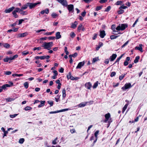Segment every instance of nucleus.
Returning <instances> with one entry per match:
<instances>
[{
	"instance_id": "f257e3e1",
	"label": "nucleus",
	"mask_w": 147,
	"mask_h": 147,
	"mask_svg": "<svg viewBox=\"0 0 147 147\" xmlns=\"http://www.w3.org/2000/svg\"><path fill=\"white\" fill-rule=\"evenodd\" d=\"M53 45V43L52 42H44L42 44L41 46L44 49L49 50Z\"/></svg>"
},
{
	"instance_id": "f03ea898",
	"label": "nucleus",
	"mask_w": 147,
	"mask_h": 147,
	"mask_svg": "<svg viewBox=\"0 0 147 147\" xmlns=\"http://www.w3.org/2000/svg\"><path fill=\"white\" fill-rule=\"evenodd\" d=\"M127 26L126 24H119L116 28V29L118 31L123 30H125Z\"/></svg>"
},
{
	"instance_id": "7ed1b4c3",
	"label": "nucleus",
	"mask_w": 147,
	"mask_h": 147,
	"mask_svg": "<svg viewBox=\"0 0 147 147\" xmlns=\"http://www.w3.org/2000/svg\"><path fill=\"white\" fill-rule=\"evenodd\" d=\"M18 56L17 55H14L12 57H6L4 59V61L5 62H8L9 60H12L14 59H15L17 58Z\"/></svg>"
},
{
	"instance_id": "20e7f679",
	"label": "nucleus",
	"mask_w": 147,
	"mask_h": 147,
	"mask_svg": "<svg viewBox=\"0 0 147 147\" xmlns=\"http://www.w3.org/2000/svg\"><path fill=\"white\" fill-rule=\"evenodd\" d=\"M40 2L34 3H28V6L30 9H31L35 7L37 5L40 4Z\"/></svg>"
},
{
	"instance_id": "39448f33",
	"label": "nucleus",
	"mask_w": 147,
	"mask_h": 147,
	"mask_svg": "<svg viewBox=\"0 0 147 147\" xmlns=\"http://www.w3.org/2000/svg\"><path fill=\"white\" fill-rule=\"evenodd\" d=\"M9 85L8 84H4L1 87V88L2 89V90H5L6 89V87H10L11 86H12L13 85V83L11 82H9Z\"/></svg>"
},
{
	"instance_id": "423d86ee",
	"label": "nucleus",
	"mask_w": 147,
	"mask_h": 147,
	"mask_svg": "<svg viewBox=\"0 0 147 147\" xmlns=\"http://www.w3.org/2000/svg\"><path fill=\"white\" fill-rule=\"evenodd\" d=\"M131 87V85L130 83H128L125 84L124 86L121 88V89L123 90H126L130 88Z\"/></svg>"
},
{
	"instance_id": "0eeeda50",
	"label": "nucleus",
	"mask_w": 147,
	"mask_h": 147,
	"mask_svg": "<svg viewBox=\"0 0 147 147\" xmlns=\"http://www.w3.org/2000/svg\"><path fill=\"white\" fill-rule=\"evenodd\" d=\"M57 1L61 3L63 6L67 7V2L66 0H57Z\"/></svg>"
},
{
	"instance_id": "6e6552de",
	"label": "nucleus",
	"mask_w": 147,
	"mask_h": 147,
	"mask_svg": "<svg viewBox=\"0 0 147 147\" xmlns=\"http://www.w3.org/2000/svg\"><path fill=\"white\" fill-rule=\"evenodd\" d=\"M66 7H67V9L69 12L73 11L74 6L73 5L70 4L68 5L67 4V5Z\"/></svg>"
},
{
	"instance_id": "1a4fd4ad",
	"label": "nucleus",
	"mask_w": 147,
	"mask_h": 147,
	"mask_svg": "<svg viewBox=\"0 0 147 147\" xmlns=\"http://www.w3.org/2000/svg\"><path fill=\"white\" fill-rule=\"evenodd\" d=\"M111 115L109 113H108L107 114H106L105 115V117L106 119H107L109 120L108 121V123L109 125L112 122V121L111 120V118L110 117Z\"/></svg>"
},
{
	"instance_id": "9d476101",
	"label": "nucleus",
	"mask_w": 147,
	"mask_h": 147,
	"mask_svg": "<svg viewBox=\"0 0 147 147\" xmlns=\"http://www.w3.org/2000/svg\"><path fill=\"white\" fill-rule=\"evenodd\" d=\"M27 33L24 32L22 33H19L16 35L17 38H20L25 36L27 35Z\"/></svg>"
},
{
	"instance_id": "9b49d317",
	"label": "nucleus",
	"mask_w": 147,
	"mask_h": 147,
	"mask_svg": "<svg viewBox=\"0 0 147 147\" xmlns=\"http://www.w3.org/2000/svg\"><path fill=\"white\" fill-rule=\"evenodd\" d=\"M85 63L84 61L81 62H79L78 64V65L76 67V69H80L81 67L83 66L84 64Z\"/></svg>"
},
{
	"instance_id": "f8f14e48",
	"label": "nucleus",
	"mask_w": 147,
	"mask_h": 147,
	"mask_svg": "<svg viewBox=\"0 0 147 147\" xmlns=\"http://www.w3.org/2000/svg\"><path fill=\"white\" fill-rule=\"evenodd\" d=\"M106 35L105 32L104 30H100L99 36L100 37L103 38Z\"/></svg>"
},
{
	"instance_id": "ddd939ff",
	"label": "nucleus",
	"mask_w": 147,
	"mask_h": 147,
	"mask_svg": "<svg viewBox=\"0 0 147 147\" xmlns=\"http://www.w3.org/2000/svg\"><path fill=\"white\" fill-rule=\"evenodd\" d=\"M14 9L15 7L13 6L11 8H9V9H5L4 11L5 13H9L12 11Z\"/></svg>"
},
{
	"instance_id": "4468645a",
	"label": "nucleus",
	"mask_w": 147,
	"mask_h": 147,
	"mask_svg": "<svg viewBox=\"0 0 147 147\" xmlns=\"http://www.w3.org/2000/svg\"><path fill=\"white\" fill-rule=\"evenodd\" d=\"M117 55L116 54H113L110 57V61H114L116 58Z\"/></svg>"
},
{
	"instance_id": "2eb2a0df",
	"label": "nucleus",
	"mask_w": 147,
	"mask_h": 147,
	"mask_svg": "<svg viewBox=\"0 0 147 147\" xmlns=\"http://www.w3.org/2000/svg\"><path fill=\"white\" fill-rule=\"evenodd\" d=\"M85 87L88 89H90L92 87V85L90 82L86 83L85 85Z\"/></svg>"
},
{
	"instance_id": "dca6fc26",
	"label": "nucleus",
	"mask_w": 147,
	"mask_h": 147,
	"mask_svg": "<svg viewBox=\"0 0 147 147\" xmlns=\"http://www.w3.org/2000/svg\"><path fill=\"white\" fill-rule=\"evenodd\" d=\"M53 72L54 73V75L52 78L53 79H55L56 78V76L58 74L57 71L56 70H54L53 71Z\"/></svg>"
},
{
	"instance_id": "f3484780",
	"label": "nucleus",
	"mask_w": 147,
	"mask_h": 147,
	"mask_svg": "<svg viewBox=\"0 0 147 147\" xmlns=\"http://www.w3.org/2000/svg\"><path fill=\"white\" fill-rule=\"evenodd\" d=\"M56 39H58L61 37V35H60L59 32H57L56 34Z\"/></svg>"
},
{
	"instance_id": "a211bd4d",
	"label": "nucleus",
	"mask_w": 147,
	"mask_h": 147,
	"mask_svg": "<svg viewBox=\"0 0 147 147\" xmlns=\"http://www.w3.org/2000/svg\"><path fill=\"white\" fill-rule=\"evenodd\" d=\"M87 103L86 102H82L79 104L78 106L79 107H84L86 105Z\"/></svg>"
},
{
	"instance_id": "6ab92c4d",
	"label": "nucleus",
	"mask_w": 147,
	"mask_h": 147,
	"mask_svg": "<svg viewBox=\"0 0 147 147\" xmlns=\"http://www.w3.org/2000/svg\"><path fill=\"white\" fill-rule=\"evenodd\" d=\"M28 6V3H26V4L24 5L21 7V9L22 10H25L26 9Z\"/></svg>"
},
{
	"instance_id": "aec40b11",
	"label": "nucleus",
	"mask_w": 147,
	"mask_h": 147,
	"mask_svg": "<svg viewBox=\"0 0 147 147\" xmlns=\"http://www.w3.org/2000/svg\"><path fill=\"white\" fill-rule=\"evenodd\" d=\"M142 45L141 44H140L139 45V47H136V49H137L138 50H139L140 52H142L143 50H142Z\"/></svg>"
},
{
	"instance_id": "412c9836",
	"label": "nucleus",
	"mask_w": 147,
	"mask_h": 147,
	"mask_svg": "<svg viewBox=\"0 0 147 147\" xmlns=\"http://www.w3.org/2000/svg\"><path fill=\"white\" fill-rule=\"evenodd\" d=\"M40 104L38 105V107L40 108L41 107L45 105V101H40Z\"/></svg>"
},
{
	"instance_id": "4be33fe9",
	"label": "nucleus",
	"mask_w": 147,
	"mask_h": 147,
	"mask_svg": "<svg viewBox=\"0 0 147 147\" xmlns=\"http://www.w3.org/2000/svg\"><path fill=\"white\" fill-rule=\"evenodd\" d=\"M103 45V43L101 42H100L99 43V45L97 46L96 48V49L98 51L99 50L100 48Z\"/></svg>"
},
{
	"instance_id": "5701e85b",
	"label": "nucleus",
	"mask_w": 147,
	"mask_h": 147,
	"mask_svg": "<svg viewBox=\"0 0 147 147\" xmlns=\"http://www.w3.org/2000/svg\"><path fill=\"white\" fill-rule=\"evenodd\" d=\"M78 24V23L77 22L75 21L74 23L72 24L71 26V27L72 28H75L77 26V25Z\"/></svg>"
},
{
	"instance_id": "b1692460",
	"label": "nucleus",
	"mask_w": 147,
	"mask_h": 147,
	"mask_svg": "<svg viewBox=\"0 0 147 147\" xmlns=\"http://www.w3.org/2000/svg\"><path fill=\"white\" fill-rule=\"evenodd\" d=\"M3 46L6 48L8 49L10 47V45L7 43H3Z\"/></svg>"
},
{
	"instance_id": "393cba45",
	"label": "nucleus",
	"mask_w": 147,
	"mask_h": 147,
	"mask_svg": "<svg viewBox=\"0 0 147 147\" xmlns=\"http://www.w3.org/2000/svg\"><path fill=\"white\" fill-rule=\"evenodd\" d=\"M22 11L21 9H20L18 7H16L15 8V10H14L13 12H14L15 13L17 12H20V11Z\"/></svg>"
},
{
	"instance_id": "a878e982",
	"label": "nucleus",
	"mask_w": 147,
	"mask_h": 147,
	"mask_svg": "<svg viewBox=\"0 0 147 147\" xmlns=\"http://www.w3.org/2000/svg\"><path fill=\"white\" fill-rule=\"evenodd\" d=\"M123 55H124L123 54L122 55H121L118 58H117V59L116 60V61H115V63H114V64L116 63L117 62H119V60H120V59H121V58L123 56Z\"/></svg>"
},
{
	"instance_id": "bb28decb",
	"label": "nucleus",
	"mask_w": 147,
	"mask_h": 147,
	"mask_svg": "<svg viewBox=\"0 0 147 147\" xmlns=\"http://www.w3.org/2000/svg\"><path fill=\"white\" fill-rule=\"evenodd\" d=\"M66 96V91L65 89H63L62 90V97L63 98H65Z\"/></svg>"
},
{
	"instance_id": "cd10ccee",
	"label": "nucleus",
	"mask_w": 147,
	"mask_h": 147,
	"mask_svg": "<svg viewBox=\"0 0 147 147\" xmlns=\"http://www.w3.org/2000/svg\"><path fill=\"white\" fill-rule=\"evenodd\" d=\"M44 58L43 56H36L35 57V58L36 59H40L41 60L44 59Z\"/></svg>"
},
{
	"instance_id": "c85d7f7f",
	"label": "nucleus",
	"mask_w": 147,
	"mask_h": 147,
	"mask_svg": "<svg viewBox=\"0 0 147 147\" xmlns=\"http://www.w3.org/2000/svg\"><path fill=\"white\" fill-rule=\"evenodd\" d=\"M140 58V57L139 56H138L136 57L134 61V62L135 63H136L139 60Z\"/></svg>"
},
{
	"instance_id": "c756f323",
	"label": "nucleus",
	"mask_w": 147,
	"mask_h": 147,
	"mask_svg": "<svg viewBox=\"0 0 147 147\" xmlns=\"http://www.w3.org/2000/svg\"><path fill=\"white\" fill-rule=\"evenodd\" d=\"M128 104H126L124 107L123 108V110H122V112L123 113L125 111V110L127 109V106H128Z\"/></svg>"
},
{
	"instance_id": "7c9ffc66",
	"label": "nucleus",
	"mask_w": 147,
	"mask_h": 147,
	"mask_svg": "<svg viewBox=\"0 0 147 147\" xmlns=\"http://www.w3.org/2000/svg\"><path fill=\"white\" fill-rule=\"evenodd\" d=\"M20 12L21 14L23 15H27L28 13L26 11H23V10H22V11H20Z\"/></svg>"
},
{
	"instance_id": "2f4dec72",
	"label": "nucleus",
	"mask_w": 147,
	"mask_h": 147,
	"mask_svg": "<svg viewBox=\"0 0 147 147\" xmlns=\"http://www.w3.org/2000/svg\"><path fill=\"white\" fill-rule=\"evenodd\" d=\"M23 76V74H12V76L13 77H14L15 76H18V77H20L22 76Z\"/></svg>"
},
{
	"instance_id": "473e14b6",
	"label": "nucleus",
	"mask_w": 147,
	"mask_h": 147,
	"mask_svg": "<svg viewBox=\"0 0 147 147\" xmlns=\"http://www.w3.org/2000/svg\"><path fill=\"white\" fill-rule=\"evenodd\" d=\"M29 53V52L26 51H24L22 52V55H26Z\"/></svg>"
},
{
	"instance_id": "72a5a7b5",
	"label": "nucleus",
	"mask_w": 147,
	"mask_h": 147,
	"mask_svg": "<svg viewBox=\"0 0 147 147\" xmlns=\"http://www.w3.org/2000/svg\"><path fill=\"white\" fill-rule=\"evenodd\" d=\"M118 36L111 35L110 36V38L111 39L113 40L116 38Z\"/></svg>"
},
{
	"instance_id": "f704fd0d",
	"label": "nucleus",
	"mask_w": 147,
	"mask_h": 147,
	"mask_svg": "<svg viewBox=\"0 0 147 147\" xmlns=\"http://www.w3.org/2000/svg\"><path fill=\"white\" fill-rule=\"evenodd\" d=\"M98 81H97L96 82H95L93 86V88H96L97 86H98Z\"/></svg>"
},
{
	"instance_id": "c9c22d12",
	"label": "nucleus",
	"mask_w": 147,
	"mask_h": 147,
	"mask_svg": "<svg viewBox=\"0 0 147 147\" xmlns=\"http://www.w3.org/2000/svg\"><path fill=\"white\" fill-rule=\"evenodd\" d=\"M98 60L99 59L98 57L94 58L93 59L92 62V63H94Z\"/></svg>"
},
{
	"instance_id": "e433bc0d",
	"label": "nucleus",
	"mask_w": 147,
	"mask_h": 147,
	"mask_svg": "<svg viewBox=\"0 0 147 147\" xmlns=\"http://www.w3.org/2000/svg\"><path fill=\"white\" fill-rule=\"evenodd\" d=\"M24 85L25 88L26 89L28 87V82H26L24 83Z\"/></svg>"
},
{
	"instance_id": "4c0bfd02",
	"label": "nucleus",
	"mask_w": 147,
	"mask_h": 147,
	"mask_svg": "<svg viewBox=\"0 0 147 147\" xmlns=\"http://www.w3.org/2000/svg\"><path fill=\"white\" fill-rule=\"evenodd\" d=\"M82 26V24H80L79 25L78 28V31L80 32L81 30Z\"/></svg>"
},
{
	"instance_id": "58836bf2",
	"label": "nucleus",
	"mask_w": 147,
	"mask_h": 147,
	"mask_svg": "<svg viewBox=\"0 0 147 147\" xmlns=\"http://www.w3.org/2000/svg\"><path fill=\"white\" fill-rule=\"evenodd\" d=\"M120 10L118 11L117 12L119 14H121L123 13L124 12V10L122 9H120Z\"/></svg>"
},
{
	"instance_id": "ea45409f",
	"label": "nucleus",
	"mask_w": 147,
	"mask_h": 147,
	"mask_svg": "<svg viewBox=\"0 0 147 147\" xmlns=\"http://www.w3.org/2000/svg\"><path fill=\"white\" fill-rule=\"evenodd\" d=\"M57 140V137H56L55 139L52 141V144H56L57 143L56 141Z\"/></svg>"
},
{
	"instance_id": "a19ab883",
	"label": "nucleus",
	"mask_w": 147,
	"mask_h": 147,
	"mask_svg": "<svg viewBox=\"0 0 147 147\" xmlns=\"http://www.w3.org/2000/svg\"><path fill=\"white\" fill-rule=\"evenodd\" d=\"M70 110V109L69 108L65 109H61V110H59V112H62L67 111H68V110Z\"/></svg>"
},
{
	"instance_id": "79ce46f5",
	"label": "nucleus",
	"mask_w": 147,
	"mask_h": 147,
	"mask_svg": "<svg viewBox=\"0 0 147 147\" xmlns=\"http://www.w3.org/2000/svg\"><path fill=\"white\" fill-rule=\"evenodd\" d=\"M32 108L29 106H27L24 108L25 110L26 111H28L31 110Z\"/></svg>"
},
{
	"instance_id": "37998d69",
	"label": "nucleus",
	"mask_w": 147,
	"mask_h": 147,
	"mask_svg": "<svg viewBox=\"0 0 147 147\" xmlns=\"http://www.w3.org/2000/svg\"><path fill=\"white\" fill-rule=\"evenodd\" d=\"M12 13L13 16L16 18H17L18 17V16L17 14H16V13L14 12H12Z\"/></svg>"
},
{
	"instance_id": "c03bdc74",
	"label": "nucleus",
	"mask_w": 147,
	"mask_h": 147,
	"mask_svg": "<svg viewBox=\"0 0 147 147\" xmlns=\"http://www.w3.org/2000/svg\"><path fill=\"white\" fill-rule=\"evenodd\" d=\"M102 8V6H98L96 7L95 10L98 11L100 10Z\"/></svg>"
},
{
	"instance_id": "a18cd8bd",
	"label": "nucleus",
	"mask_w": 147,
	"mask_h": 147,
	"mask_svg": "<svg viewBox=\"0 0 147 147\" xmlns=\"http://www.w3.org/2000/svg\"><path fill=\"white\" fill-rule=\"evenodd\" d=\"M127 8V7L126 6H124L123 5H121V7H119V9H125Z\"/></svg>"
},
{
	"instance_id": "49530a36",
	"label": "nucleus",
	"mask_w": 147,
	"mask_h": 147,
	"mask_svg": "<svg viewBox=\"0 0 147 147\" xmlns=\"http://www.w3.org/2000/svg\"><path fill=\"white\" fill-rule=\"evenodd\" d=\"M47 102L48 104H50L51 107L53 106V101H50V100L48 101H47Z\"/></svg>"
},
{
	"instance_id": "de8ad7c7",
	"label": "nucleus",
	"mask_w": 147,
	"mask_h": 147,
	"mask_svg": "<svg viewBox=\"0 0 147 147\" xmlns=\"http://www.w3.org/2000/svg\"><path fill=\"white\" fill-rule=\"evenodd\" d=\"M24 138H21L20 139L19 142L20 143L22 144L24 142Z\"/></svg>"
},
{
	"instance_id": "09e8293b",
	"label": "nucleus",
	"mask_w": 147,
	"mask_h": 147,
	"mask_svg": "<svg viewBox=\"0 0 147 147\" xmlns=\"http://www.w3.org/2000/svg\"><path fill=\"white\" fill-rule=\"evenodd\" d=\"M125 74H122L121 75V76H119V79L120 80H122L123 78H124V77H125Z\"/></svg>"
},
{
	"instance_id": "8fccbe9b",
	"label": "nucleus",
	"mask_w": 147,
	"mask_h": 147,
	"mask_svg": "<svg viewBox=\"0 0 147 147\" xmlns=\"http://www.w3.org/2000/svg\"><path fill=\"white\" fill-rule=\"evenodd\" d=\"M111 7L110 6H108L105 9V11H109L111 9Z\"/></svg>"
},
{
	"instance_id": "3c124183",
	"label": "nucleus",
	"mask_w": 147,
	"mask_h": 147,
	"mask_svg": "<svg viewBox=\"0 0 147 147\" xmlns=\"http://www.w3.org/2000/svg\"><path fill=\"white\" fill-rule=\"evenodd\" d=\"M11 74V72L10 71H5L4 73V74L6 75H10Z\"/></svg>"
},
{
	"instance_id": "603ef678",
	"label": "nucleus",
	"mask_w": 147,
	"mask_h": 147,
	"mask_svg": "<svg viewBox=\"0 0 147 147\" xmlns=\"http://www.w3.org/2000/svg\"><path fill=\"white\" fill-rule=\"evenodd\" d=\"M67 78L68 79H70L72 76L71 72H69L67 75Z\"/></svg>"
},
{
	"instance_id": "864d4df0",
	"label": "nucleus",
	"mask_w": 147,
	"mask_h": 147,
	"mask_svg": "<svg viewBox=\"0 0 147 147\" xmlns=\"http://www.w3.org/2000/svg\"><path fill=\"white\" fill-rule=\"evenodd\" d=\"M75 34L73 32H71V33L70 34V36L72 38H74V37L75 36Z\"/></svg>"
},
{
	"instance_id": "5fc2aeb1",
	"label": "nucleus",
	"mask_w": 147,
	"mask_h": 147,
	"mask_svg": "<svg viewBox=\"0 0 147 147\" xmlns=\"http://www.w3.org/2000/svg\"><path fill=\"white\" fill-rule=\"evenodd\" d=\"M17 115V114H14L13 115H10L9 116L11 118H13L16 117Z\"/></svg>"
},
{
	"instance_id": "6e6d98bb",
	"label": "nucleus",
	"mask_w": 147,
	"mask_h": 147,
	"mask_svg": "<svg viewBox=\"0 0 147 147\" xmlns=\"http://www.w3.org/2000/svg\"><path fill=\"white\" fill-rule=\"evenodd\" d=\"M128 42H129V41L128 40V41H127L126 42H125L123 45L121 46V47L123 48L124 47H125V46L126 45H127L128 44Z\"/></svg>"
},
{
	"instance_id": "4d7b16f0",
	"label": "nucleus",
	"mask_w": 147,
	"mask_h": 147,
	"mask_svg": "<svg viewBox=\"0 0 147 147\" xmlns=\"http://www.w3.org/2000/svg\"><path fill=\"white\" fill-rule=\"evenodd\" d=\"M51 16L53 18H55L57 16V14L55 13H53L51 14Z\"/></svg>"
},
{
	"instance_id": "13d9d810",
	"label": "nucleus",
	"mask_w": 147,
	"mask_h": 147,
	"mask_svg": "<svg viewBox=\"0 0 147 147\" xmlns=\"http://www.w3.org/2000/svg\"><path fill=\"white\" fill-rule=\"evenodd\" d=\"M122 3V2L121 1H118L115 3V4L117 5H119L121 4Z\"/></svg>"
},
{
	"instance_id": "bf43d9fd",
	"label": "nucleus",
	"mask_w": 147,
	"mask_h": 147,
	"mask_svg": "<svg viewBox=\"0 0 147 147\" xmlns=\"http://www.w3.org/2000/svg\"><path fill=\"white\" fill-rule=\"evenodd\" d=\"M115 75L116 73L115 72L113 71L111 73L110 76L111 77H113L115 76Z\"/></svg>"
},
{
	"instance_id": "052dcab7",
	"label": "nucleus",
	"mask_w": 147,
	"mask_h": 147,
	"mask_svg": "<svg viewBox=\"0 0 147 147\" xmlns=\"http://www.w3.org/2000/svg\"><path fill=\"white\" fill-rule=\"evenodd\" d=\"M107 1V0H100L99 1V2L101 3H105Z\"/></svg>"
},
{
	"instance_id": "680f3d73",
	"label": "nucleus",
	"mask_w": 147,
	"mask_h": 147,
	"mask_svg": "<svg viewBox=\"0 0 147 147\" xmlns=\"http://www.w3.org/2000/svg\"><path fill=\"white\" fill-rule=\"evenodd\" d=\"M41 49V47H34L33 49V50L34 51H35L36 50H39L40 49Z\"/></svg>"
},
{
	"instance_id": "e2e57ef3",
	"label": "nucleus",
	"mask_w": 147,
	"mask_h": 147,
	"mask_svg": "<svg viewBox=\"0 0 147 147\" xmlns=\"http://www.w3.org/2000/svg\"><path fill=\"white\" fill-rule=\"evenodd\" d=\"M109 60L108 59H106L105 60L104 63L106 64H108L109 63Z\"/></svg>"
},
{
	"instance_id": "0e129e2a",
	"label": "nucleus",
	"mask_w": 147,
	"mask_h": 147,
	"mask_svg": "<svg viewBox=\"0 0 147 147\" xmlns=\"http://www.w3.org/2000/svg\"><path fill=\"white\" fill-rule=\"evenodd\" d=\"M44 10L45 12V13L46 14H48L49 12V10L47 8Z\"/></svg>"
},
{
	"instance_id": "69168bd1",
	"label": "nucleus",
	"mask_w": 147,
	"mask_h": 147,
	"mask_svg": "<svg viewBox=\"0 0 147 147\" xmlns=\"http://www.w3.org/2000/svg\"><path fill=\"white\" fill-rule=\"evenodd\" d=\"M113 34H115V35H117V34L118 33V32L117 31H116V30H115V29H113Z\"/></svg>"
},
{
	"instance_id": "338daca9",
	"label": "nucleus",
	"mask_w": 147,
	"mask_h": 147,
	"mask_svg": "<svg viewBox=\"0 0 147 147\" xmlns=\"http://www.w3.org/2000/svg\"><path fill=\"white\" fill-rule=\"evenodd\" d=\"M138 18L136 21L135 22L134 24H133L132 26L134 27L135 25L138 22Z\"/></svg>"
},
{
	"instance_id": "774afa93",
	"label": "nucleus",
	"mask_w": 147,
	"mask_h": 147,
	"mask_svg": "<svg viewBox=\"0 0 147 147\" xmlns=\"http://www.w3.org/2000/svg\"><path fill=\"white\" fill-rule=\"evenodd\" d=\"M138 18L136 21L135 22L134 24H133L132 26L134 27L135 25L138 22Z\"/></svg>"
}]
</instances>
